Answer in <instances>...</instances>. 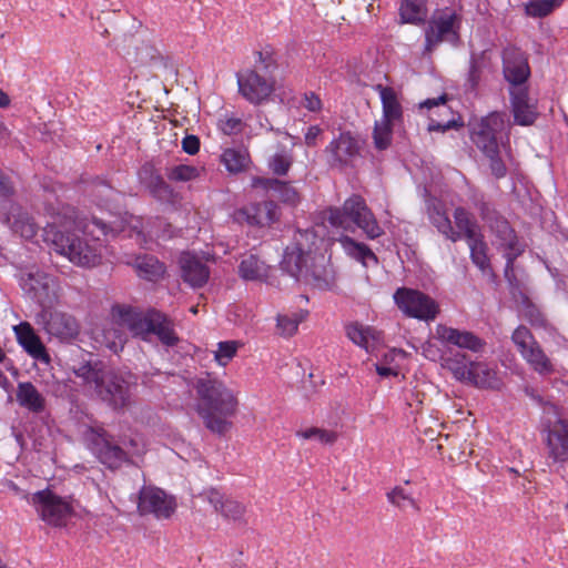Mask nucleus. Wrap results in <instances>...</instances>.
<instances>
[{
  "instance_id": "nucleus-1",
  "label": "nucleus",
  "mask_w": 568,
  "mask_h": 568,
  "mask_svg": "<svg viewBox=\"0 0 568 568\" xmlns=\"http://www.w3.org/2000/svg\"><path fill=\"white\" fill-rule=\"evenodd\" d=\"M109 229L98 219L77 222L65 219L63 222L49 223L43 229V240L53 250L65 256L77 266L91 268L101 264Z\"/></svg>"
},
{
  "instance_id": "nucleus-2",
  "label": "nucleus",
  "mask_w": 568,
  "mask_h": 568,
  "mask_svg": "<svg viewBox=\"0 0 568 568\" xmlns=\"http://www.w3.org/2000/svg\"><path fill=\"white\" fill-rule=\"evenodd\" d=\"M124 328L143 339H148L150 335L154 334L168 346H173L179 341L172 322L163 313L154 310L142 313L131 307L114 310L113 321L103 329V335L98 337V341L112 352L118 353L126 341Z\"/></svg>"
},
{
  "instance_id": "nucleus-3",
  "label": "nucleus",
  "mask_w": 568,
  "mask_h": 568,
  "mask_svg": "<svg viewBox=\"0 0 568 568\" xmlns=\"http://www.w3.org/2000/svg\"><path fill=\"white\" fill-rule=\"evenodd\" d=\"M322 241L313 230L297 231L294 243L286 247L281 267L296 281L312 284L321 290L333 283L332 267L324 255H314L313 250Z\"/></svg>"
},
{
  "instance_id": "nucleus-4",
  "label": "nucleus",
  "mask_w": 568,
  "mask_h": 568,
  "mask_svg": "<svg viewBox=\"0 0 568 568\" xmlns=\"http://www.w3.org/2000/svg\"><path fill=\"white\" fill-rule=\"evenodd\" d=\"M193 388L196 392L194 408L205 427L214 434H225L232 425L229 417L235 414L237 407L234 393L209 374L196 378Z\"/></svg>"
},
{
  "instance_id": "nucleus-5",
  "label": "nucleus",
  "mask_w": 568,
  "mask_h": 568,
  "mask_svg": "<svg viewBox=\"0 0 568 568\" xmlns=\"http://www.w3.org/2000/svg\"><path fill=\"white\" fill-rule=\"evenodd\" d=\"M97 398L115 412H123L134 404L133 382L130 375L83 364L74 369Z\"/></svg>"
},
{
  "instance_id": "nucleus-6",
  "label": "nucleus",
  "mask_w": 568,
  "mask_h": 568,
  "mask_svg": "<svg viewBox=\"0 0 568 568\" xmlns=\"http://www.w3.org/2000/svg\"><path fill=\"white\" fill-rule=\"evenodd\" d=\"M325 219L334 227L345 231H353L354 226L359 227L367 237L374 240L383 234L365 200L359 195L348 197L342 207H329L325 212Z\"/></svg>"
},
{
  "instance_id": "nucleus-7",
  "label": "nucleus",
  "mask_w": 568,
  "mask_h": 568,
  "mask_svg": "<svg viewBox=\"0 0 568 568\" xmlns=\"http://www.w3.org/2000/svg\"><path fill=\"white\" fill-rule=\"evenodd\" d=\"M506 129L505 115L498 112L483 118L473 130V141L490 160V169L497 178L506 174V166L500 156L501 133Z\"/></svg>"
},
{
  "instance_id": "nucleus-8",
  "label": "nucleus",
  "mask_w": 568,
  "mask_h": 568,
  "mask_svg": "<svg viewBox=\"0 0 568 568\" xmlns=\"http://www.w3.org/2000/svg\"><path fill=\"white\" fill-rule=\"evenodd\" d=\"M465 355L445 359L446 367L452 371L457 381L485 389H499L501 387V379L494 367L485 362H465Z\"/></svg>"
},
{
  "instance_id": "nucleus-9",
  "label": "nucleus",
  "mask_w": 568,
  "mask_h": 568,
  "mask_svg": "<svg viewBox=\"0 0 568 568\" xmlns=\"http://www.w3.org/2000/svg\"><path fill=\"white\" fill-rule=\"evenodd\" d=\"M460 16L453 8L436 10L425 32V51L430 53L443 41L455 42L458 39Z\"/></svg>"
},
{
  "instance_id": "nucleus-10",
  "label": "nucleus",
  "mask_w": 568,
  "mask_h": 568,
  "mask_svg": "<svg viewBox=\"0 0 568 568\" xmlns=\"http://www.w3.org/2000/svg\"><path fill=\"white\" fill-rule=\"evenodd\" d=\"M394 301L406 316L419 321H434L439 313L437 302L417 290L400 287L395 292Z\"/></svg>"
},
{
  "instance_id": "nucleus-11",
  "label": "nucleus",
  "mask_w": 568,
  "mask_h": 568,
  "mask_svg": "<svg viewBox=\"0 0 568 568\" xmlns=\"http://www.w3.org/2000/svg\"><path fill=\"white\" fill-rule=\"evenodd\" d=\"M239 93L251 104L261 105L271 100L276 90L273 77L246 69L237 74Z\"/></svg>"
},
{
  "instance_id": "nucleus-12",
  "label": "nucleus",
  "mask_w": 568,
  "mask_h": 568,
  "mask_svg": "<svg viewBox=\"0 0 568 568\" xmlns=\"http://www.w3.org/2000/svg\"><path fill=\"white\" fill-rule=\"evenodd\" d=\"M362 141L349 131L341 132L325 148L327 163L334 169H346L354 165L361 156Z\"/></svg>"
},
{
  "instance_id": "nucleus-13",
  "label": "nucleus",
  "mask_w": 568,
  "mask_h": 568,
  "mask_svg": "<svg viewBox=\"0 0 568 568\" xmlns=\"http://www.w3.org/2000/svg\"><path fill=\"white\" fill-rule=\"evenodd\" d=\"M48 525L64 526L72 515L71 505L49 489L37 491L28 499Z\"/></svg>"
},
{
  "instance_id": "nucleus-14",
  "label": "nucleus",
  "mask_w": 568,
  "mask_h": 568,
  "mask_svg": "<svg viewBox=\"0 0 568 568\" xmlns=\"http://www.w3.org/2000/svg\"><path fill=\"white\" fill-rule=\"evenodd\" d=\"M511 339L523 358L534 371L541 375H548L554 372L551 361L545 354L527 327L518 326L514 331Z\"/></svg>"
},
{
  "instance_id": "nucleus-15",
  "label": "nucleus",
  "mask_w": 568,
  "mask_h": 568,
  "mask_svg": "<svg viewBox=\"0 0 568 568\" xmlns=\"http://www.w3.org/2000/svg\"><path fill=\"white\" fill-rule=\"evenodd\" d=\"M176 503L156 487H143L139 494L138 509L141 515L152 514L156 518H169L175 510Z\"/></svg>"
},
{
  "instance_id": "nucleus-16",
  "label": "nucleus",
  "mask_w": 568,
  "mask_h": 568,
  "mask_svg": "<svg viewBox=\"0 0 568 568\" xmlns=\"http://www.w3.org/2000/svg\"><path fill=\"white\" fill-rule=\"evenodd\" d=\"M435 338L445 346H455L474 354L483 353L486 342L470 331L454 328L444 324L435 327Z\"/></svg>"
},
{
  "instance_id": "nucleus-17",
  "label": "nucleus",
  "mask_w": 568,
  "mask_h": 568,
  "mask_svg": "<svg viewBox=\"0 0 568 568\" xmlns=\"http://www.w3.org/2000/svg\"><path fill=\"white\" fill-rule=\"evenodd\" d=\"M503 72L510 88L526 87L525 82L530 75L528 61L524 52L515 47L503 51Z\"/></svg>"
},
{
  "instance_id": "nucleus-18",
  "label": "nucleus",
  "mask_w": 568,
  "mask_h": 568,
  "mask_svg": "<svg viewBox=\"0 0 568 568\" xmlns=\"http://www.w3.org/2000/svg\"><path fill=\"white\" fill-rule=\"evenodd\" d=\"M21 286L40 304L50 303L55 297L58 288L53 276L38 270L22 275Z\"/></svg>"
},
{
  "instance_id": "nucleus-19",
  "label": "nucleus",
  "mask_w": 568,
  "mask_h": 568,
  "mask_svg": "<svg viewBox=\"0 0 568 568\" xmlns=\"http://www.w3.org/2000/svg\"><path fill=\"white\" fill-rule=\"evenodd\" d=\"M216 513L224 519L236 523L239 525L246 524L245 514L246 506L239 500L227 497L216 489H209L202 495Z\"/></svg>"
},
{
  "instance_id": "nucleus-20",
  "label": "nucleus",
  "mask_w": 568,
  "mask_h": 568,
  "mask_svg": "<svg viewBox=\"0 0 568 568\" xmlns=\"http://www.w3.org/2000/svg\"><path fill=\"white\" fill-rule=\"evenodd\" d=\"M511 112L518 125H531L538 118L536 103L531 101L527 87L509 88Z\"/></svg>"
},
{
  "instance_id": "nucleus-21",
  "label": "nucleus",
  "mask_w": 568,
  "mask_h": 568,
  "mask_svg": "<svg viewBox=\"0 0 568 568\" xmlns=\"http://www.w3.org/2000/svg\"><path fill=\"white\" fill-rule=\"evenodd\" d=\"M181 276L191 287H202L210 278V268L203 257L192 253H182L179 260Z\"/></svg>"
},
{
  "instance_id": "nucleus-22",
  "label": "nucleus",
  "mask_w": 568,
  "mask_h": 568,
  "mask_svg": "<svg viewBox=\"0 0 568 568\" xmlns=\"http://www.w3.org/2000/svg\"><path fill=\"white\" fill-rule=\"evenodd\" d=\"M548 456L555 463L568 462V422L557 419L548 430Z\"/></svg>"
},
{
  "instance_id": "nucleus-23",
  "label": "nucleus",
  "mask_w": 568,
  "mask_h": 568,
  "mask_svg": "<svg viewBox=\"0 0 568 568\" xmlns=\"http://www.w3.org/2000/svg\"><path fill=\"white\" fill-rule=\"evenodd\" d=\"M14 333L19 345L36 361L44 364L50 363V355L40 337L34 333L32 326L27 323H20L14 326Z\"/></svg>"
},
{
  "instance_id": "nucleus-24",
  "label": "nucleus",
  "mask_w": 568,
  "mask_h": 568,
  "mask_svg": "<svg viewBox=\"0 0 568 568\" xmlns=\"http://www.w3.org/2000/svg\"><path fill=\"white\" fill-rule=\"evenodd\" d=\"M6 222L16 234H19L27 241H32L38 235L39 225L34 222L33 217L18 204L10 205Z\"/></svg>"
},
{
  "instance_id": "nucleus-25",
  "label": "nucleus",
  "mask_w": 568,
  "mask_h": 568,
  "mask_svg": "<svg viewBox=\"0 0 568 568\" xmlns=\"http://www.w3.org/2000/svg\"><path fill=\"white\" fill-rule=\"evenodd\" d=\"M493 230L497 237L496 245L503 250L507 258V267H509L513 261L523 252V247L507 221L497 220Z\"/></svg>"
},
{
  "instance_id": "nucleus-26",
  "label": "nucleus",
  "mask_w": 568,
  "mask_h": 568,
  "mask_svg": "<svg viewBox=\"0 0 568 568\" xmlns=\"http://www.w3.org/2000/svg\"><path fill=\"white\" fill-rule=\"evenodd\" d=\"M125 264L132 266L139 277L150 282H156L165 274L164 264L153 255L128 256Z\"/></svg>"
},
{
  "instance_id": "nucleus-27",
  "label": "nucleus",
  "mask_w": 568,
  "mask_h": 568,
  "mask_svg": "<svg viewBox=\"0 0 568 568\" xmlns=\"http://www.w3.org/2000/svg\"><path fill=\"white\" fill-rule=\"evenodd\" d=\"M16 398L18 404L30 413L42 414L47 409L44 395L31 382L18 383Z\"/></svg>"
},
{
  "instance_id": "nucleus-28",
  "label": "nucleus",
  "mask_w": 568,
  "mask_h": 568,
  "mask_svg": "<svg viewBox=\"0 0 568 568\" xmlns=\"http://www.w3.org/2000/svg\"><path fill=\"white\" fill-rule=\"evenodd\" d=\"M347 337L367 353L374 352L383 342L381 332L359 323H351L346 326Z\"/></svg>"
},
{
  "instance_id": "nucleus-29",
  "label": "nucleus",
  "mask_w": 568,
  "mask_h": 568,
  "mask_svg": "<svg viewBox=\"0 0 568 568\" xmlns=\"http://www.w3.org/2000/svg\"><path fill=\"white\" fill-rule=\"evenodd\" d=\"M47 331L60 341L70 342L77 337L79 325L73 316L54 313L47 324Z\"/></svg>"
},
{
  "instance_id": "nucleus-30",
  "label": "nucleus",
  "mask_w": 568,
  "mask_h": 568,
  "mask_svg": "<svg viewBox=\"0 0 568 568\" xmlns=\"http://www.w3.org/2000/svg\"><path fill=\"white\" fill-rule=\"evenodd\" d=\"M374 90L381 98L383 109L382 120L393 123L400 121L403 118V109L397 92L393 88L382 84L375 85Z\"/></svg>"
},
{
  "instance_id": "nucleus-31",
  "label": "nucleus",
  "mask_w": 568,
  "mask_h": 568,
  "mask_svg": "<svg viewBox=\"0 0 568 568\" xmlns=\"http://www.w3.org/2000/svg\"><path fill=\"white\" fill-rule=\"evenodd\" d=\"M100 462L110 468L119 467L126 458V453L113 445L104 434H100L93 448Z\"/></svg>"
},
{
  "instance_id": "nucleus-32",
  "label": "nucleus",
  "mask_w": 568,
  "mask_h": 568,
  "mask_svg": "<svg viewBox=\"0 0 568 568\" xmlns=\"http://www.w3.org/2000/svg\"><path fill=\"white\" fill-rule=\"evenodd\" d=\"M272 270L255 255L245 256L239 265V274L245 281H267Z\"/></svg>"
},
{
  "instance_id": "nucleus-33",
  "label": "nucleus",
  "mask_w": 568,
  "mask_h": 568,
  "mask_svg": "<svg viewBox=\"0 0 568 568\" xmlns=\"http://www.w3.org/2000/svg\"><path fill=\"white\" fill-rule=\"evenodd\" d=\"M274 204L264 202L241 210L239 217L245 216L251 225H265L274 221Z\"/></svg>"
},
{
  "instance_id": "nucleus-34",
  "label": "nucleus",
  "mask_w": 568,
  "mask_h": 568,
  "mask_svg": "<svg viewBox=\"0 0 568 568\" xmlns=\"http://www.w3.org/2000/svg\"><path fill=\"white\" fill-rule=\"evenodd\" d=\"M338 242L347 255L361 262L364 266L377 263L376 255L367 245L357 243L348 236H342Z\"/></svg>"
},
{
  "instance_id": "nucleus-35",
  "label": "nucleus",
  "mask_w": 568,
  "mask_h": 568,
  "mask_svg": "<svg viewBox=\"0 0 568 568\" xmlns=\"http://www.w3.org/2000/svg\"><path fill=\"white\" fill-rule=\"evenodd\" d=\"M221 162L230 173H240L245 171L250 163V154L245 149L229 148L221 154Z\"/></svg>"
},
{
  "instance_id": "nucleus-36",
  "label": "nucleus",
  "mask_w": 568,
  "mask_h": 568,
  "mask_svg": "<svg viewBox=\"0 0 568 568\" xmlns=\"http://www.w3.org/2000/svg\"><path fill=\"white\" fill-rule=\"evenodd\" d=\"M399 16L404 23L424 22L427 17L426 0H402Z\"/></svg>"
},
{
  "instance_id": "nucleus-37",
  "label": "nucleus",
  "mask_w": 568,
  "mask_h": 568,
  "mask_svg": "<svg viewBox=\"0 0 568 568\" xmlns=\"http://www.w3.org/2000/svg\"><path fill=\"white\" fill-rule=\"evenodd\" d=\"M455 232H460V239L465 237L468 241H474L475 237L481 235L479 226L471 217L469 212L463 207H457L454 211Z\"/></svg>"
},
{
  "instance_id": "nucleus-38",
  "label": "nucleus",
  "mask_w": 568,
  "mask_h": 568,
  "mask_svg": "<svg viewBox=\"0 0 568 568\" xmlns=\"http://www.w3.org/2000/svg\"><path fill=\"white\" fill-rule=\"evenodd\" d=\"M139 179L154 196L160 197L169 192L168 184L161 175L154 171L152 165H143L139 172Z\"/></svg>"
},
{
  "instance_id": "nucleus-39",
  "label": "nucleus",
  "mask_w": 568,
  "mask_h": 568,
  "mask_svg": "<svg viewBox=\"0 0 568 568\" xmlns=\"http://www.w3.org/2000/svg\"><path fill=\"white\" fill-rule=\"evenodd\" d=\"M429 220L432 224L442 233L446 239L457 242L460 240V232H455L452 221L440 207L435 206L429 212Z\"/></svg>"
},
{
  "instance_id": "nucleus-40",
  "label": "nucleus",
  "mask_w": 568,
  "mask_h": 568,
  "mask_svg": "<svg viewBox=\"0 0 568 568\" xmlns=\"http://www.w3.org/2000/svg\"><path fill=\"white\" fill-rule=\"evenodd\" d=\"M254 67L250 68V70H257L262 73H270L277 69V53L271 45H264L260 50L254 52Z\"/></svg>"
},
{
  "instance_id": "nucleus-41",
  "label": "nucleus",
  "mask_w": 568,
  "mask_h": 568,
  "mask_svg": "<svg viewBox=\"0 0 568 568\" xmlns=\"http://www.w3.org/2000/svg\"><path fill=\"white\" fill-rule=\"evenodd\" d=\"M468 246L470 250V257L473 263L485 274L490 272V263L487 256V245L484 242L483 235H479L474 239V241H468Z\"/></svg>"
},
{
  "instance_id": "nucleus-42",
  "label": "nucleus",
  "mask_w": 568,
  "mask_h": 568,
  "mask_svg": "<svg viewBox=\"0 0 568 568\" xmlns=\"http://www.w3.org/2000/svg\"><path fill=\"white\" fill-rule=\"evenodd\" d=\"M394 124L395 123L382 119L375 122L373 142L377 150L382 151L389 148L393 140Z\"/></svg>"
},
{
  "instance_id": "nucleus-43",
  "label": "nucleus",
  "mask_w": 568,
  "mask_h": 568,
  "mask_svg": "<svg viewBox=\"0 0 568 568\" xmlns=\"http://www.w3.org/2000/svg\"><path fill=\"white\" fill-rule=\"evenodd\" d=\"M564 1L565 0H530L525 4V11L530 17H546L561 6Z\"/></svg>"
},
{
  "instance_id": "nucleus-44",
  "label": "nucleus",
  "mask_w": 568,
  "mask_h": 568,
  "mask_svg": "<svg viewBox=\"0 0 568 568\" xmlns=\"http://www.w3.org/2000/svg\"><path fill=\"white\" fill-rule=\"evenodd\" d=\"M296 436L306 440H316L324 445H332L337 439L336 433L317 427L297 430Z\"/></svg>"
},
{
  "instance_id": "nucleus-45",
  "label": "nucleus",
  "mask_w": 568,
  "mask_h": 568,
  "mask_svg": "<svg viewBox=\"0 0 568 568\" xmlns=\"http://www.w3.org/2000/svg\"><path fill=\"white\" fill-rule=\"evenodd\" d=\"M293 163V156L290 151L281 150L268 159V169L276 175H285Z\"/></svg>"
},
{
  "instance_id": "nucleus-46",
  "label": "nucleus",
  "mask_w": 568,
  "mask_h": 568,
  "mask_svg": "<svg viewBox=\"0 0 568 568\" xmlns=\"http://www.w3.org/2000/svg\"><path fill=\"white\" fill-rule=\"evenodd\" d=\"M306 314L298 312L291 315L277 316V328L284 336H292L296 333L300 323L305 318Z\"/></svg>"
},
{
  "instance_id": "nucleus-47",
  "label": "nucleus",
  "mask_w": 568,
  "mask_h": 568,
  "mask_svg": "<svg viewBox=\"0 0 568 568\" xmlns=\"http://www.w3.org/2000/svg\"><path fill=\"white\" fill-rule=\"evenodd\" d=\"M387 499L390 504L399 508H414L418 510V506L413 498L412 494L403 487H395L387 493Z\"/></svg>"
},
{
  "instance_id": "nucleus-48",
  "label": "nucleus",
  "mask_w": 568,
  "mask_h": 568,
  "mask_svg": "<svg viewBox=\"0 0 568 568\" xmlns=\"http://www.w3.org/2000/svg\"><path fill=\"white\" fill-rule=\"evenodd\" d=\"M201 169L193 166V165H186V164H179L174 165L168 171V178L171 181L175 182H187L195 180L200 176Z\"/></svg>"
},
{
  "instance_id": "nucleus-49",
  "label": "nucleus",
  "mask_w": 568,
  "mask_h": 568,
  "mask_svg": "<svg viewBox=\"0 0 568 568\" xmlns=\"http://www.w3.org/2000/svg\"><path fill=\"white\" fill-rule=\"evenodd\" d=\"M241 344L235 341H225L217 344V349L214 352V359L221 366H226L236 355Z\"/></svg>"
},
{
  "instance_id": "nucleus-50",
  "label": "nucleus",
  "mask_w": 568,
  "mask_h": 568,
  "mask_svg": "<svg viewBox=\"0 0 568 568\" xmlns=\"http://www.w3.org/2000/svg\"><path fill=\"white\" fill-rule=\"evenodd\" d=\"M217 128L226 135L239 134L243 131L244 124L237 116L231 114L222 115L217 121Z\"/></svg>"
},
{
  "instance_id": "nucleus-51",
  "label": "nucleus",
  "mask_w": 568,
  "mask_h": 568,
  "mask_svg": "<svg viewBox=\"0 0 568 568\" xmlns=\"http://www.w3.org/2000/svg\"><path fill=\"white\" fill-rule=\"evenodd\" d=\"M277 197L284 203L295 205L300 201L298 192L291 184L277 180V185L273 190Z\"/></svg>"
},
{
  "instance_id": "nucleus-52",
  "label": "nucleus",
  "mask_w": 568,
  "mask_h": 568,
  "mask_svg": "<svg viewBox=\"0 0 568 568\" xmlns=\"http://www.w3.org/2000/svg\"><path fill=\"white\" fill-rule=\"evenodd\" d=\"M481 68L479 58L471 55L467 82L471 89H475L480 81Z\"/></svg>"
},
{
  "instance_id": "nucleus-53",
  "label": "nucleus",
  "mask_w": 568,
  "mask_h": 568,
  "mask_svg": "<svg viewBox=\"0 0 568 568\" xmlns=\"http://www.w3.org/2000/svg\"><path fill=\"white\" fill-rule=\"evenodd\" d=\"M459 125H462V123H458L455 119H450L447 122H438L430 118L427 129L429 132H446L447 130Z\"/></svg>"
},
{
  "instance_id": "nucleus-54",
  "label": "nucleus",
  "mask_w": 568,
  "mask_h": 568,
  "mask_svg": "<svg viewBox=\"0 0 568 568\" xmlns=\"http://www.w3.org/2000/svg\"><path fill=\"white\" fill-rule=\"evenodd\" d=\"M420 108H439L440 114H447L449 112V108L446 106V95H442L437 99H427L419 104Z\"/></svg>"
},
{
  "instance_id": "nucleus-55",
  "label": "nucleus",
  "mask_w": 568,
  "mask_h": 568,
  "mask_svg": "<svg viewBox=\"0 0 568 568\" xmlns=\"http://www.w3.org/2000/svg\"><path fill=\"white\" fill-rule=\"evenodd\" d=\"M303 106L308 111L317 112L322 109V101L315 93L310 92L304 95Z\"/></svg>"
},
{
  "instance_id": "nucleus-56",
  "label": "nucleus",
  "mask_w": 568,
  "mask_h": 568,
  "mask_svg": "<svg viewBox=\"0 0 568 568\" xmlns=\"http://www.w3.org/2000/svg\"><path fill=\"white\" fill-rule=\"evenodd\" d=\"M182 149L184 152H186L187 154H191V155L197 153L200 150L199 138L195 135H186L182 140Z\"/></svg>"
},
{
  "instance_id": "nucleus-57",
  "label": "nucleus",
  "mask_w": 568,
  "mask_h": 568,
  "mask_svg": "<svg viewBox=\"0 0 568 568\" xmlns=\"http://www.w3.org/2000/svg\"><path fill=\"white\" fill-rule=\"evenodd\" d=\"M323 130L318 125H311L307 128L304 141L307 146H315L317 143V139L322 135Z\"/></svg>"
},
{
  "instance_id": "nucleus-58",
  "label": "nucleus",
  "mask_w": 568,
  "mask_h": 568,
  "mask_svg": "<svg viewBox=\"0 0 568 568\" xmlns=\"http://www.w3.org/2000/svg\"><path fill=\"white\" fill-rule=\"evenodd\" d=\"M252 185L254 187H263L265 190L273 191L277 185V179H268V178H254L252 180Z\"/></svg>"
},
{
  "instance_id": "nucleus-59",
  "label": "nucleus",
  "mask_w": 568,
  "mask_h": 568,
  "mask_svg": "<svg viewBox=\"0 0 568 568\" xmlns=\"http://www.w3.org/2000/svg\"><path fill=\"white\" fill-rule=\"evenodd\" d=\"M526 317L532 325H537V326L545 325V320H544L542 315L540 314V312L538 310H536L534 307L528 308V311L526 313Z\"/></svg>"
},
{
  "instance_id": "nucleus-60",
  "label": "nucleus",
  "mask_w": 568,
  "mask_h": 568,
  "mask_svg": "<svg viewBox=\"0 0 568 568\" xmlns=\"http://www.w3.org/2000/svg\"><path fill=\"white\" fill-rule=\"evenodd\" d=\"M12 192V186L7 178L0 173V196H8Z\"/></svg>"
},
{
  "instance_id": "nucleus-61",
  "label": "nucleus",
  "mask_w": 568,
  "mask_h": 568,
  "mask_svg": "<svg viewBox=\"0 0 568 568\" xmlns=\"http://www.w3.org/2000/svg\"><path fill=\"white\" fill-rule=\"evenodd\" d=\"M376 372L382 377L396 376L397 371L390 366L376 365Z\"/></svg>"
},
{
  "instance_id": "nucleus-62",
  "label": "nucleus",
  "mask_w": 568,
  "mask_h": 568,
  "mask_svg": "<svg viewBox=\"0 0 568 568\" xmlns=\"http://www.w3.org/2000/svg\"><path fill=\"white\" fill-rule=\"evenodd\" d=\"M423 353L424 355L432 359V361H435L436 357H437V352L436 349H434V346L430 344V343H427L424 347H423Z\"/></svg>"
},
{
  "instance_id": "nucleus-63",
  "label": "nucleus",
  "mask_w": 568,
  "mask_h": 568,
  "mask_svg": "<svg viewBox=\"0 0 568 568\" xmlns=\"http://www.w3.org/2000/svg\"><path fill=\"white\" fill-rule=\"evenodd\" d=\"M133 222L134 223L132 224V230L135 232L139 243L140 244L145 243L146 240H145V235H144L143 230H139L138 229V224H140V221L139 220H134Z\"/></svg>"
},
{
  "instance_id": "nucleus-64",
  "label": "nucleus",
  "mask_w": 568,
  "mask_h": 568,
  "mask_svg": "<svg viewBox=\"0 0 568 568\" xmlns=\"http://www.w3.org/2000/svg\"><path fill=\"white\" fill-rule=\"evenodd\" d=\"M130 445L132 446V450H130L133 455H141L144 453V445H139L136 439H131Z\"/></svg>"
}]
</instances>
